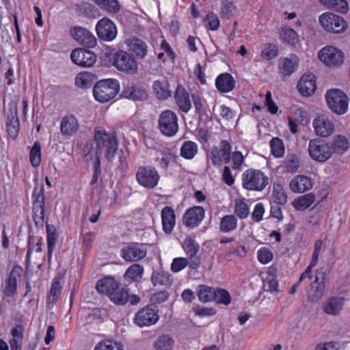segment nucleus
<instances>
[{
    "label": "nucleus",
    "mask_w": 350,
    "mask_h": 350,
    "mask_svg": "<svg viewBox=\"0 0 350 350\" xmlns=\"http://www.w3.org/2000/svg\"><path fill=\"white\" fill-rule=\"evenodd\" d=\"M118 148V142L114 135L108 133L103 128L98 127L95 129L94 142L88 143L84 152L87 157L94 161L96 179L100 172V155L104 154L111 161L114 158Z\"/></svg>",
    "instance_id": "nucleus-1"
},
{
    "label": "nucleus",
    "mask_w": 350,
    "mask_h": 350,
    "mask_svg": "<svg viewBox=\"0 0 350 350\" xmlns=\"http://www.w3.org/2000/svg\"><path fill=\"white\" fill-rule=\"evenodd\" d=\"M120 91L118 80L107 79L96 83L93 89V96L96 100L104 103L113 99Z\"/></svg>",
    "instance_id": "nucleus-2"
},
{
    "label": "nucleus",
    "mask_w": 350,
    "mask_h": 350,
    "mask_svg": "<svg viewBox=\"0 0 350 350\" xmlns=\"http://www.w3.org/2000/svg\"><path fill=\"white\" fill-rule=\"evenodd\" d=\"M308 152L310 157L319 163H325L333 154L330 144L321 138H314L309 141Z\"/></svg>",
    "instance_id": "nucleus-3"
},
{
    "label": "nucleus",
    "mask_w": 350,
    "mask_h": 350,
    "mask_svg": "<svg viewBox=\"0 0 350 350\" xmlns=\"http://www.w3.org/2000/svg\"><path fill=\"white\" fill-rule=\"evenodd\" d=\"M113 65L118 70L126 75H135L139 72V65L135 58L123 50L114 54Z\"/></svg>",
    "instance_id": "nucleus-4"
},
{
    "label": "nucleus",
    "mask_w": 350,
    "mask_h": 350,
    "mask_svg": "<svg viewBox=\"0 0 350 350\" xmlns=\"http://www.w3.org/2000/svg\"><path fill=\"white\" fill-rule=\"evenodd\" d=\"M269 183L268 177L257 170H247L242 174L243 187L249 191H262Z\"/></svg>",
    "instance_id": "nucleus-5"
},
{
    "label": "nucleus",
    "mask_w": 350,
    "mask_h": 350,
    "mask_svg": "<svg viewBox=\"0 0 350 350\" xmlns=\"http://www.w3.org/2000/svg\"><path fill=\"white\" fill-rule=\"evenodd\" d=\"M325 99L329 109L337 115H343L349 108L347 96L338 89H332L325 94Z\"/></svg>",
    "instance_id": "nucleus-6"
},
{
    "label": "nucleus",
    "mask_w": 350,
    "mask_h": 350,
    "mask_svg": "<svg viewBox=\"0 0 350 350\" xmlns=\"http://www.w3.org/2000/svg\"><path fill=\"white\" fill-rule=\"evenodd\" d=\"M319 22L323 29L329 33H341L347 28V23L342 16L331 12L321 14Z\"/></svg>",
    "instance_id": "nucleus-7"
},
{
    "label": "nucleus",
    "mask_w": 350,
    "mask_h": 350,
    "mask_svg": "<svg viewBox=\"0 0 350 350\" xmlns=\"http://www.w3.org/2000/svg\"><path fill=\"white\" fill-rule=\"evenodd\" d=\"M158 126L164 135L174 136L178 131L177 115L171 110L163 111L159 117Z\"/></svg>",
    "instance_id": "nucleus-8"
},
{
    "label": "nucleus",
    "mask_w": 350,
    "mask_h": 350,
    "mask_svg": "<svg viewBox=\"0 0 350 350\" xmlns=\"http://www.w3.org/2000/svg\"><path fill=\"white\" fill-rule=\"evenodd\" d=\"M136 180L141 186L153 189L158 185L160 176L155 167L141 166L136 172Z\"/></svg>",
    "instance_id": "nucleus-9"
},
{
    "label": "nucleus",
    "mask_w": 350,
    "mask_h": 350,
    "mask_svg": "<svg viewBox=\"0 0 350 350\" xmlns=\"http://www.w3.org/2000/svg\"><path fill=\"white\" fill-rule=\"evenodd\" d=\"M231 146L228 141L222 140L217 146L213 147L208 153V158L213 165L220 166L223 161L228 163L230 161Z\"/></svg>",
    "instance_id": "nucleus-10"
},
{
    "label": "nucleus",
    "mask_w": 350,
    "mask_h": 350,
    "mask_svg": "<svg viewBox=\"0 0 350 350\" xmlns=\"http://www.w3.org/2000/svg\"><path fill=\"white\" fill-rule=\"evenodd\" d=\"M319 58L328 66H338L344 62L343 53L336 47L327 46L321 49L318 54Z\"/></svg>",
    "instance_id": "nucleus-11"
},
{
    "label": "nucleus",
    "mask_w": 350,
    "mask_h": 350,
    "mask_svg": "<svg viewBox=\"0 0 350 350\" xmlns=\"http://www.w3.org/2000/svg\"><path fill=\"white\" fill-rule=\"evenodd\" d=\"M312 126L315 134L321 137H328L335 131L334 123L324 114L319 115L313 120Z\"/></svg>",
    "instance_id": "nucleus-12"
},
{
    "label": "nucleus",
    "mask_w": 350,
    "mask_h": 350,
    "mask_svg": "<svg viewBox=\"0 0 350 350\" xmlns=\"http://www.w3.org/2000/svg\"><path fill=\"white\" fill-rule=\"evenodd\" d=\"M97 36L106 42L113 41L117 36L118 30L115 23L107 18L98 21L96 26Z\"/></svg>",
    "instance_id": "nucleus-13"
},
{
    "label": "nucleus",
    "mask_w": 350,
    "mask_h": 350,
    "mask_svg": "<svg viewBox=\"0 0 350 350\" xmlns=\"http://www.w3.org/2000/svg\"><path fill=\"white\" fill-rule=\"evenodd\" d=\"M159 319L158 311L151 306H146L135 314L133 322L139 327H144L156 324Z\"/></svg>",
    "instance_id": "nucleus-14"
},
{
    "label": "nucleus",
    "mask_w": 350,
    "mask_h": 350,
    "mask_svg": "<svg viewBox=\"0 0 350 350\" xmlns=\"http://www.w3.org/2000/svg\"><path fill=\"white\" fill-rule=\"evenodd\" d=\"M72 62L81 67H91L96 61V55L89 50L76 49L70 55Z\"/></svg>",
    "instance_id": "nucleus-15"
},
{
    "label": "nucleus",
    "mask_w": 350,
    "mask_h": 350,
    "mask_svg": "<svg viewBox=\"0 0 350 350\" xmlns=\"http://www.w3.org/2000/svg\"><path fill=\"white\" fill-rule=\"evenodd\" d=\"M325 274L319 273L316 274L315 280L310 284L308 291V298L311 302H317L324 295L325 288Z\"/></svg>",
    "instance_id": "nucleus-16"
},
{
    "label": "nucleus",
    "mask_w": 350,
    "mask_h": 350,
    "mask_svg": "<svg viewBox=\"0 0 350 350\" xmlns=\"http://www.w3.org/2000/svg\"><path fill=\"white\" fill-rule=\"evenodd\" d=\"M205 216V211L202 206H196L186 211L183 217V224L190 228L198 226Z\"/></svg>",
    "instance_id": "nucleus-17"
},
{
    "label": "nucleus",
    "mask_w": 350,
    "mask_h": 350,
    "mask_svg": "<svg viewBox=\"0 0 350 350\" xmlns=\"http://www.w3.org/2000/svg\"><path fill=\"white\" fill-rule=\"evenodd\" d=\"M147 254L146 247L138 243L123 247L121 250V257L127 262H137L143 259Z\"/></svg>",
    "instance_id": "nucleus-18"
},
{
    "label": "nucleus",
    "mask_w": 350,
    "mask_h": 350,
    "mask_svg": "<svg viewBox=\"0 0 350 350\" xmlns=\"http://www.w3.org/2000/svg\"><path fill=\"white\" fill-rule=\"evenodd\" d=\"M70 33L79 43L88 47H94L97 43L96 37L85 28L76 27L70 30Z\"/></svg>",
    "instance_id": "nucleus-19"
},
{
    "label": "nucleus",
    "mask_w": 350,
    "mask_h": 350,
    "mask_svg": "<svg viewBox=\"0 0 350 350\" xmlns=\"http://www.w3.org/2000/svg\"><path fill=\"white\" fill-rule=\"evenodd\" d=\"M312 179L305 175H296L289 182V189L294 193H301L312 188Z\"/></svg>",
    "instance_id": "nucleus-20"
},
{
    "label": "nucleus",
    "mask_w": 350,
    "mask_h": 350,
    "mask_svg": "<svg viewBox=\"0 0 350 350\" xmlns=\"http://www.w3.org/2000/svg\"><path fill=\"white\" fill-rule=\"evenodd\" d=\"M345 305V299L333 297L327 299L322 306V310L329 316H338L342 312Z\"/></svg>",
    "instance_id": "nucleus-21"
},
{
    "label": "nucleus",
    "mask_w": 350,
    "mask_h": 350,
    "mask_svg": "<svg viewBox=\"0 0 350 350\" xmlns=\"http://www.w3.org/2000/svg\"><path fill=\"white\" fill-rule=\"evenodd\" d=\"M299 92L304 96H311L316 90L315 77L312 73L304 75L297 85Z\"/></svg>",
    "instance_id": "nucleus-22"
},
{
    "label": "nucleus",
    "mask_w": 350,
    "mask_h": 350,
    "mask_svg": "<svg viewBox=\"0 0 350 350\" xmlns=\"http://www.w3.org/2000/svg\"><path fill=\"white\" fill-rule=\"evenodd\" d=\"M128 51L133 53L138 59H144L148 53L146 43L137 38L127 39L125 42Z\"/></svg>",
    "instance_id": "nucleus-23"
},
{
    "label": "nucleus",
    "mask_w": 350,
    "mask_h": 350,
    "mask_svg": "<svg viewBox=\"0 0 350 350\" xmlns=\"http://www.w3.org/2000/svg\"><path fill=\"white\" fill-rule=\"evenodd\" d=\"M10 115L7 124L8 133L11 137L15 139L18 134L20 124L17 116V107L16 103H12L9 107Z\"/></svg>",
    "instance_id": "nucleus-24"
},
{
    "label": "nucleus",
    "mask_w": 350,
    "mask_h": 350,
    "mask_svg": "<svg viewBox=\"0 0 350 350\" xmlns=\"http://www.w3.org/2000/svg\"><path fill=\"white\" fill-rule=\"evenodd\" d=\"M299 58L294 54L279 61L278 67L281 74L284 76L291 75L297 70Z\"/></svg>",
    "instance_id": "nucleus-25"
},
{
    "label": "nucleus",
    "mask_w": 350,
    "mask_h": 350,
    "mask_svg": "<svg viewBox=\"0 0 350 350\" xmlns=\"http://www.w3.org/2000/svg\"><path fill=\"white\" fill-rule=\"evenodd\" d=\"M171 274L163 269L153 271L151 275V282L154 286L169 287L172 284Z\"/></svg>",
    "instance_id": "nucleus-26"
},
{
    "label": "nucleus",
    "mask_w": 350,
    "mask_h": 350,
    "mask_svg": "<svg viewBox=\"0 0 350 350\" xmlns=\"http://www.w3.org/2000/svg\"><path fill=\"white\" fill-rule=\"evenodd\" d=\"M235 83L233 77L227 72L219 75L215 80L217 89L224 93L231 92L234 88Z\"/></svg>",
    "instance_id": "nucleus-27"
},
{
    "label": "nucleus",
    "mask_w": 350,
    "mask_h": 350,
    "mask_svg": "<svg viewBox=\"0 0 350 350\" xmlns=\"http://www.w3.org/2000/svg\"><path fill=\"white\" fill-rule=\"evenodd\" d=\"M23 273V269L19 266H15L12 269L9 279L6 283L4 293L8 296H12L16 294L18 280L21 278Z\"/></svg>",
    "instance_id": "nucleus-28"
},
{
    "label": "nucleus",
    "mask_w": 350,
    "mask_h": 350,
    "mask_svg": "<svg viewBox=\"0 0 350 350\" xmlns=\"http://www.w3.org/2000/svg\"><path fill=\"white\" fill-rule=\"evenodd\" d=\"M163 229L167 234H170L175 226L176 216L174 210L170 206H165L161 211Z\"/></svg>",
    "instance_id": "nucleus-29"
},
{
    "label": "nucleus",
    "mask_w": 350,
    "mask_h": 350,
    "mask_svg": "<svg viewBox=\"0 0 350 350\" xmlns=\"http://www.w3.org/2000/svg\"><path fill=\"white\" fill-rule=\"evenodd\" d=\"M175 99L179 109L183 112H188L191 108V102L189 94L182 85H178Z\"/></svg>",
    "instance_id": "nucleus-30"
},
{
    "label": "nucleus",
    "mask_w": 350,
    "mask_h": 350,
    "mask_svg": "<svg viewBox=\"0 0 350 350\" xmlns=\"http://www.w3.org/2000/svg\"><path fill=\"white\" fill-rule=\"evenodd\" d=\"M118 282L111 277L104 278L98 281L96 288L98 293L110 295L113 291L117 290Z\"/></svg>",
    "instance_id": "nucleus-31"
},
{
    "label": "nucleus",
    "mask_w": 350,
    "mask_h": 350,
    "mask_svg": "<svg viewBox=\"0 0 350 350\" xmlns=\"http://www.w3.org/2000/svg\"><path fill=\"white\" fill-rule=\"evenodd\" d=\"M122 95L124 98L133 100H144L147 98L146 90L137 85H129L124 89Z\"/></svg>",
    "instance_id": "nucleus-32"
},
{
    "label": "nucleus",
    "mask_w": 350,
    "mask_h": 350,
    "mask_svg": "<svg viewBox=\"0 0 350 350\" xmlns=\"http://www.w3.org/2000/svg\"><path fill=\"white\" fill-rule=\"evenodd\" d=\"M60 129L62 133L64 135L75 134L79 129L77 118L72 115L65 116L62 120Z\"/></svg>",
    "instance_id": "nucleus-33"
},
{
    "label": "nucleus",
    "mask_w": 350,
    "mask_h": 350,
    "mask_svg": "<svg viewBox=\"0 0 350 350\" xmlns=\"http://www.w3.org/2000/svg\"><path fill=\"white\" fill-rule=\"evenodd\" d=\"M330 146L332 148L333 153L336 152L338 154H343L348 150L349 143L345 136L336 135L333 137Z\"/></svg>",
    "instance_id": "nucleus-34"
},
{
    "label": "nucleus",
    "mask_w": 350,
    "mask_h": 350,
    "mask_svg": "<svg viewBox=\"0 0 350 350\" xmlns=\"http://www.w3.org/2000/svg\"><path fill=\"white\" fill-rule=\"evenodd\" d=\"M315 198L312 193H306L295 198L293 202V206L297 211H305L314 203Z\"/></svg>",
    "instance_id": "nucleus-35"
},
{
    "label": "nucleus",
    "mask_w": 350,
    "mask_h": 350,
    "mask_svg": "<svg viewBox=\"0 0 350 350\" xmlns=\"http://www.w3.org/2000/svg\"><path fill=\"white\" fill-rule=\"evenodd\" d=\"M280 38L282 42L293 46L297 45L299 41L297 33L293 29L288 27L281 28Z\"/></svg>",
    "instance_id": "nucleus-36"
},
{
    "label": "nucleus",
    "mask_w": 350,
    "mask_h": 350,
    "mask_svg": "<svg viewBox=\"0 0 350 350\" xmlns=\"http://www.w3.org/2000/svg\"><path fill=\"white\" fill-rule=\"evenodd\" d=\"M174 339L168 334L159 336L153 342L154 350H173Z\"/></svg>",
    "instance_id": "nucleus-37"
},
{
    "label": "nucleus",
    "mask_w": 350,
    "mask_h": 350,
    "mask_svg": "<svg viewBox=\"0 0 350 350\" xmlns=\"http://www.w3.org/2000/svg\"><path fill=\"white\" fill-rule=\"evenodd\" d=\"M144 271L143 266L139 264H133L126 269L124 278L129 282H138L142 278Z\"/></svg>",
    "instance_id": "nucleus-38"
},
{
    "label": "nucleus",
    "mask_w": 350,
    "mask_h": 350,
    "mask_svg": "<svg viewBox=\"0 0 350 350\" xmlns=\"http://www.w3.org/2000/svg\"><path fill=\"white\" fill-rule=\"evenodd\" d=\"M237 11L233 1L221 0L219 8V14L222 19H230L233 17Z\"/></svg>",
    "instance_id": "nucleus-39"
},
{
    "label": "nucleus",
    "mask_w": 350,
    "mask_h": 350,
    "mask_svg": "<svg viewBox=\"0 0 350 350\" xmlns=\"http://www.w3.org/2000/svg\"><path fill=\"white\" fill-rule=\"evenodd\" d=\"M153 89L157 98L160 100L167 99L171 95L169 83L165 80H157L154 81Z\"/></svg>",
    "instance_id": "nucleus-40"
},
{
    "label": "nucleus",
    "mask_w": 350,
    "mask_h": 350,
    "mask_svg": "<svg viewBox=\"0 0 350 350\" xmlns=\"http://www.w3.org/2000/svg\"><path fill=\"white\" fill-rule=\"evenodd\" d=\"M94 81V75L89 72H81L75 78V84L79 88H89Z\"/></svg>",
    "instance_id": "nucleus-41"
},
{
    "label": "nucleus",
    "mask_w": 350,
    "mask_h": 350,
    "mask_svg": "<svg viewBox=\"0 0 350 350\" xmlns=\"http://www.w3.org/2000/svg\"><path fill=\"white\" fill-rule=\"evenodd\" d=\"M319 1L327 8L341 14H345L349 10V5L346 0H319Z\"/></svg>",
    "instance_id": "nucleus-42"
},
{
    "label": "nucleus",
    "mask_w": 350,
    "mask_h": 350,
    "mask_svg": "<svg viewBox=\"0 0 350 350\" xmlns=\"http://www.w3.org/2000/svg\"><path fill=\"white\" fill-rule=\"evenodd\" d=\"M278 48L274 43H265L261 46L260 57L265 60H271L278 56Z\"/></svg>",
    "instance_id": "nucleus-43"
},
{
    "label": "nucleus",
    "mask_w": 350,
    "mask_h": 350,
    "mask_svg": "<svg viewBox=\"0 0 350 350\" xmlns=\"http://www.w3.org/2000/svg\"><path fill=\"white\" fill-rule=\"evenodd\" d=\"M198 145L191 141L183 143L180 148V155L186 159H193L198 153Z\"/></svg>",
    "instance_id": "nucleus-44"
},
{
    "label": "nucleus",
    "mask_w": 350,
    "mask_h": 350,
    "mask_svg": "<svg viewBox=\"0 0 350 350\" xmlns=\"http://www.w3.org/2000/svg\"><path fill=\"white\" fill-rule=\"evenodd\" d=\"M237 227V219L235 216L228 215L223 217L219 224V229L223 232L234 230Z\"/></svg>",
    "instance_id": "nucleus-45"
},
{
    "label": "nucleus",
    "mask_w": 350,
    "mask_h": 350,
    "mask_svg": "<svg viewBox=\"0 0 350 350\" xmlns=\"http://www.w3.org/2000/svg\"><path fill=\"white\" fill-rule=\"evenodd\" d=\"M272 197L274 202L279 204H285L288 200V196L284 186L280 183L273 185Z\"/></svg>",
    "instance_id": "nucleus-46"
},
{
    "label": "nucleus",
    "mask_w": 350,
    "mask_h": 350,
    "mask_svg": "<svg viewBox=\"0 0 350 350\" xmlns=\"http://www.w3.org/2000/svg\"><path fill=\"white\" fill-rule=\"evenodd\" d=\"M214 291L210 286L199 285L197 290V295L201 302L207 303L213 299Z\"/></svg>",
    "instance_id": "nucleus-47"
},
{
    "label": "nucleus",
    "mask_w": 350,
    "mask_h": 350,
    "mask_svg": "<svg viewBox=\"0 0 350 350\" xmlns=\"http://www.w3.org/2000/svg\"><path fill=\"white\" fill-rule=\"evenodd\" d=\"M234 213L241 219L247 217L250 213V209L244 198H241L235 199Z\"/></svg>",
    "instance_id": "nucleus-48"
},
{
    "label": "nucleus",
    "mask_w": 350,
    "mask_h": 350,
    "mask_svg": "<svg viewBox=\"0 0 350 350\" xmlns=\"http://www.w3.org/2000/svg\"><path fill=\"white\" fill-rule=\"evenodd\" d=\"M204 27L211 31H216L219 28L220 21L218 16L214 12H209L203 19Z\"/></svg>",
    "instance_id": "nucleus-49"
},
{
    "label": "nucleus",
    "mask_w": 350,
    "mask_h": 350,
    "mask_svg": "<svg viewBox=\"0 0 350 350\" xmlns=\"http://www.w3.org/2000/svg\"><path fill=\"white\" fill-rule=\"evenodd\" d=\"M29 161L33 167H38L40 165L41 146L38 142H36L30 150Z\"/></svg>",
    "instance_id": "nucleus-50"
},
{
    "label": "nucleus",
    "mask_w": 350,
    "mask_h": 350,
    "mask_svg": "<svg viewBox=\"0 0 350 350\" xmlns=\"http://www.w3.org/2000/svg\"><path fill=\"white\" fill-rule=\"evenodd\" d=\"M95 3L101 9L111 13H116L120 10V5L117 0H94Z\"/></svg>",
    "instance_id": "nucleus-51"
},
{
    "label": "nucleus",
    "mask_w": 350,
    "mask_h": 350,
    "mask_svg": "<svg viewBox=\"0 0 350 350\" xmlns=\"http://www.w3.org/2000/svg\"><path fill=\"white\" fill-rule=\"evenodd\" d=\"M183 248L189 258H193L199 251V245L191 237H187L183 243Z\"/></svg>",
    "instance_id": "nucleus-52"
},
{
    "label": "nucleus",
    "mask_w": 350,
    "mask_h": 350,
    "mask_svg": "<svg viewBox=\"0 0 350 350\" xmlns=\"http://www.w3.org/2000/svg\"><path fill=\"white\" fill-rule=\"evenodd\" d=\"M94 350H124L121 343L112 340H105L99 342Z\"/></svg>",
    "instance_id": "nucleus-53"
},
{
    "label": "nucleus",
    "mask_w": 350,
    "mask_h": 350,
    "mask_svg": "<svg viewBox=\"0 0 350 350\" xmlns=\"http://www.w3.org/2000/svg\"><path fill=\"white\" fill-rule=\"evenodd\" d=\"M270 147L272 154L276 158L282 157L285 149L282 141L278 137H273L270 142Z\"/></svg>",
    "instance_id": "nucleus-54"
},
{
    "label": "nucleus",
    "mask_w": 350,
    "mask_h": 350,
    "mask_svg": "<svg viewBox=\"0 0 350 350\" xmlns=\"http://www.w3.org/2000/svg\"><path fill=\"white\" fill-rule=\"evenodd\" d=\"M111 301L116 304L124 305L129 300V294L126 291L123 289H118L113 291L109 296Z\"/></svg>",
    "instance_id": "nucleus-55"
},
{
    "label": "nucleus",
    "mask_w": 350,
    "mask_h": 350,
    "mask_svg": "<svg viewBox=\"0 0 350 350\" xmlns=\"http://www.w3.org/2000/svg\"><path fill=\"white\" fill-rule=\"evenodd\" d=\"M257 258L262 265L269 263L273 258L271 250L267 247H262L257 251Z\"/></svg>",
    "instance_id": "nucleus-56"
},
{
    "label": "nucleus",
    "mask_w": 350,
    "mask_h": 350,
    "mask_svg": "<svg viewBox=\"0 0 350 350\" xmlns=\"http://www.w3.org/2000/svg\"><path fill=\"white\" fill-rule=\"evenodd\" d=\"M213 299L218 304L228 305L231 301V297L227 291L219 288L214 291Z\"/></svg>",
    "instance_id": "nucleus-57"
},
{
    "label": "nucleus",
    "mask_w": 350,
    "mask_h": 350,
    "mask_svg": "<svg viewBox=\"0 0 350 350\" xmlns=\"http://www.w3.org/2000/svg\"><path fill=\"white\" fill-rule=\"evenodd\" d=\"M285 167L288 172L293 173L297 172L299 167L298 157L295 154L288 155L285 160Z\"/></svg>",
    "instance_id": "nucleus-58"
},
{
    "label": "nucleus",
    "mask_w": 350,
    "mask_h": 350,
    "mask_svg": "<svg viewBox=\"0 0 350 350\" xmlns=\"http://www.w3.org/2000/svg\"><path fill=\"white\" fill-rule=\"evenodd\" d=\"M62 291V285L59 280L53 282L51 286L50 294L49 296V303L53 304L57 301Z\"/></svg>",
    "instance_id": "nucleus-59"
},
{
    "label": "nucleus",
    "mask_w": 350,
    "mask_h": 350,
    "mask_svg": "<svg viewBox=\"0 0 350 350\" xmlns=\"http://www.w3.org/2000/svg\"><path fill=\"white\" fill-rule=\"evenodd\" d=\"M33 206H44V196L42 187H36L33 191Z\"/></svg>",
    "instance_id": "nucleus-60"
},
{
    "label": "nucleus",
    "mask_w": 350,
    "mask_h": 350,
    "mask_svg": "<svg viewBox=\"0 0 350 350\" xmlns=\"http://www.w3.org/2000/svg\"><path fill=\"white\" fill-rule=\"evenodd\" d=\"M188 264L189 262L186 258H175L171 264V271L174 273H178L184 269Z\"/></svg>",
    "instance_id": "nucleus-61"
},
{
    "label": "nucleus",
    "mask_w": 350,
    "mask_h": 350,
    "mask_svg": "<svg viewBox=\"0 0 350 350\" xmlns=\"http://www.w3.org/2000/svg\"><path fill=\"white\" fill-rule=\"evenodd\" d=\"M170 297V293L166 291H161L152 294L150 301L153 304H160L167 301Z\"/></svg>",
    "instance_id": "nucleus-62"
},
{
    "label": "nucleus",
    "mask_w": 350,
    "mask_h": 350,
    "mask_svg": "<svg viewBox=\"0 0 350 350\" xmlns=\"http://www.w3.org/2000/svg\"><path fill=\"white\" fill-rule=\"evenodd\" d=\"M33 217L36 225H42L44 219V206H33Z\"/></svg>",
    "instance_id": "nucleus-63"
},
{
    "label": "nucleus",
    "mask_w": 350,
    "mask_h": 350,
    "mask_svg": "<svg viewBox=\"0 0 350 350\" xmlns=\"http://www.w3.org/2000/svg\"><path fill=\"white\" fill-rule=\"evenodd\" d=\"M340 345L336 342L329 341L317 344L314 350H340Z\"/></svg>",
    "instance_id": "nucleus-64"
}]
</instances>
